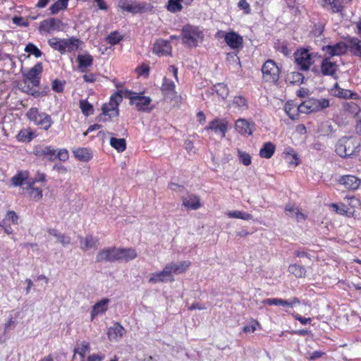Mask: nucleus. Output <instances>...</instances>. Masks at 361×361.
<instances>
[{"mask_svg":"<svg viewBox=\"0 0 361 361\" xmlns=\"http://www.w3.org/2000/svg\"><path fill=\"white\" fill-rule=\"evenodd\" d=\"M331 207L334 209L337 214L341 215H347L348 216H351L353 214V212L348 213L343 205L340 207L337 204L333 203Z\"/></svg>","mask_w":361,"mask_h":361,"instance_id":"57","label":"nucleus"},{"mask_svg":"<svg viewBox=\"0 0 361 361\" xmlns=\"http://www.w3.org/2000/svg\"><path fill=\"white\" fill-rule=\"evenodd\" d=\"M122 39H123L122 35L120 33H118V32L115 31V32H111L106 37V42L111 45H115V44H118Z\"/></svg>","mask_w":361,"mask_h":361,"instance_id":"52","label":"nucleus"},{"mask_svg":"<svg viewBox=\"0 0 361 361\" xmlns=\"http://www.w3.org/2000/svg\"><path fill=\"white\" fill-rule=\"evenodd\" d=\"M76 60L78 63V69L82 73L85 72L93 63V58L90 54H79Z\"/></svg>","mask_w":361,"mask_h":361,"instance_id":"31","label":"nucleus"},{"mask_svg":"<svg viewBox=\"0 0 361 361\" xmlns=\"http://www.w3.org/2000/svg\"><path fill=\"white\" fill-rule=\"evenodd\" d=\"M357 32L361 37V21L357 23ZM348 48L350 54L361 59V38L350 37L348 38Z\"/></svg>","mask_w":361,"mask_h":361,"instance_id":"12","label":"nucleus"},{"mask_svg":"<svg viewBox=\"0 0 361 361\" xmlns=\"http://www.w3.org/2000/svg\"><path fill=\"white\" fill-rule=\"evenodd\" d=\"M182 43L186 47L195 48L204 39L202 27L190 24L184 25L181 30Z\"/></svg>","mask_w":361,"mask_h":361,"instance_id":"1","label":"nucleus"},{"mask_svg":"<svg viewBox=\"0 0 361 361\" xmlns=\"http://www.w3.org/2000/svg\"><path fill=\"white\" fill-rule=\"evenodd\" d=\"M68 0H58L53 4L50 8V13L52 15L58 13L59 11L64 10L68 6Z\"/></svg>","mask_w":361,"mask_h":361,"instance_id":"41","label":"nucleus"},{"mask_svg":"<svg viewBox=\"0 0 361 361\" xmlns=\"http://www.w3.org/2000/svg\"><path fill=\"white\" fill-rule=\"evenodd\" d=\"M161 91L166 96L170 97L171 99H174L176 102H179L180 99V97L178 95L176 92L175 83L166 78L163 79Z\"/></svg>","mask_w":361,"mask_h":361,"instance_id":"19","label":"nucleus"},{"mask_svg":"<svg viewBox=\"0 0 361 361\" xmlns=\"http://www.w3.org/2000/svg\"><path fill=\"white\" fill-rule=\"evenodd\" d=\"M48 44L52 49L59 51L61 54L63 47V39L52 37L49 39Z\"/></svg>","mask_w":361,"mask_h":361,"instance_id":"51","label":"nucleus"},{"mask_svg":"<svg viewBox=\"0 0 361 361\" xmlns=\"http://www.w3.org/2000/svg\"><path fill=\"white\" fill-rule=\"evenodd\" d=\"M124 97L130 99V104L134 105L137 110L142 111L150 110L149 104L152 102L150 97L127 90L124 91Z\"/></svg>","mask_w":361,"mask_h":361,"instance_id":"4","label":"nucleus"},{"mask_svg":"<svg viewBox=\"0 0 361 361\" xmlns=\"http://www.w3.org/2000/svg\"><path fill=\"white\" fill-rule=\"evenodd\" d=\"M42 71V65L41 63H37L35 66L31 68L27 73L24 74L25 82L28 81L34 87L39 86Z\"/></svg>","mask_w":361,"mask_h":361,"instance_id":"11","label":"nucleus"},{"mask_svg":"<svg viewBox=\"0 0 361 361\" xmlns=\"http://www.w3.org/2000/svg\"><path fill=\"white\" fill-rule=\"evenodd\" d=\"M171 51L172 47L169 41L159 39L154 44L153 53L159 56L171 55Z\"/></svg>","mask_w":361,"mask_h":361,"instance_id":"17","label":"nucleus"},{"mask_svg":"<svg viewBox=\"0 0 361 361\" xmlns=\"http://www.w3.org/2000/svg\"><path fill=\"white\" fill-rule=\"evenodd\" d=\"M226 214L229 218L240 219L243 220H250L252 219V215L240 211H228Z\"/></svg>","mask_w":361,"mask_h":361,"instance_id":"47","label":"nucleus"},{"mask_svg":"<svg viewBox=\"0 0 361 361\" xmlns=\"http://www.w3.org/2000/svg\"><path fill=\"white\" fill-rule=\"evenodd\" d=\"M25 51L29 54L34 55L36 58H39L42 55V52L33 44L29 43L25 48Z\"/></svg>","mask_w":361,"mask_h":361,"instance_id":"54","label":"nucleus"},{"mask_svg":"<svg viewBox=\"0 0 361 361\" xmlns=\"http://www.w3.org/2000/svg\"><path fill=\"white\" fill-rule=\"evenodd\" d=\"M276 149V146L271 142L264 143L259 150V156L262 158L269 159L272 157Z\"/></svg>","mask_w":361,"mask_h":361,"instance_id":"35","label":"nucleus"},{"mask_svg":"<svg viewBox=\"0 0 361 361\" xmlns=\"http://www.w3.org/2000/svg\"><path fill=\"white\" fill-rule=\"evenodd\" d=\"M80 43V41L75 37H71L69 39H63V47L61 54L77 51L79 48Z\"/></svg>","mask_w":361,"mask_h":361,"instance_id":"30","label":"nucleus"},{"mask_svg":"<svg viewBox=\"0 0 361 361\" xmlns=\"http://www.w3.org/2000/svg\"><path fill=\"white\" fill-rule=\"evenodd\" d=\"M34 154L36 157L42 159L54 161L56 159V150L54 147L39 145L34 149Z\"/></svg>","mask_w":361,"mask_h":361,"instance_id":"13","label":"nucleus"},{"mask_svg":"<svg viewBox=\"0 0 361 361\" xmlns=\"http://www.w3.org/2000/svg\"><path fill=\"white\" fill-rule=\"evenodd\" d=\"M97 242V240L92 235H87L85 238H80V248L84 251L96 247Z\"/></svg>","mask_w":361,"mask_h":361,"instance_id":"36","label":"nucleus"},{"mask_svg":"<svg viewBox=\"0 0 361 361\" xmlns=\"http://www.w3.org/2000/svg\"><path fill=\"white\" fill-rule=\"evenodd\" d=\"M126 331L118 323H115L108 329L107 336L110 341H118L122 338Z\"/></svg>","mask_w":361,"mask_h":361,"instance_id":"28","label":"nucleus"},{"mask_svg":"<svg viewBox=\"0 0 361 361\" xmlns=\"http://www.w3.org/2000/svg\"><path fill=\"white\" fill-rule=\"evenodd\" d=\"M35 137V133L30 129H23L17 135V139L21 142H30Z\"/></svg>","mask_w":361,"mask_h":361,"instance_id":"42","label":"nucleus"},{"mask_svg":"<svg viewBox=\"0 0 361 361\" xmlns=\"http://www.w3.org/2000/svg\"><path fill=\"white\" fill-rule=\"evenodd\" d=\"M259 324L256 320H252L248 325H246L243 327V331L244 333H252L256 329L257 327L259 326Z\"/></svg>","mask_w":361,"mask_h":361,"instance_id":"59","label":"nucleus"},{"mask_svg":"<svg viewBox=\"0 0 361 361\" xmlns=\"http://www.w3.org/2000/svg\"><path fill=\"white\" fill-rule=\"evenodd\" d=\"M123 97H124V91L122 90L111 95L109 102L102 106V114L99 116L100 121H106V119L103 117L106 116L109 118L118 116V104L122 101Z\"/></svg>","mask_w":361,"mask_h":361,"instance_id":"2","label":"nucleus"},{"mask_svg":"<svg viewBox=\"0 0 361 361\" xmlns=\"http://www.w3.org/2000/svg\"><path fill=\"white\" fill-rule=\"evenodd\" d=\"M297 106L294 105L293 104L288 102L285 104L284 106V111L287 114V115L291 118L295 119V116H297L296 111L297 110Z\"/></svg>","mask_w":361,"mask_h":361,"instance_id":"50","label":"nucleus"},{"mask_svg":"<svg viewBox=\"0 0 361 361\" xmlns=\"http://www.w3.org/2000/svg\"><path fill=\"white\" fill-rule=\"evenodd\" d=\"M73 152L75 157L81 161H87L92 157V153L88 148H77Z\"/></svg>","mask_w":361,"mask_h":361,"instance_id":"33","label":"nucleus"},{"mask_svg":"<svg viewBox=\"0 0 361 361\" xmlns=\"http://www.w3.org/2000/svg\"><path fill=\"white\" fill-rule=\"evenodd\" d=\"M314 99V104L317 107V111L322 110L329 106V100L325 98Z\"/></svg>","mask_w":361,"mask_h":361,"instance_id":"56","label":"nucleus"},{"mask_svg":"<svg viewBox=\"0 0 361 361\" xmlns=\"http://www.w3.org/2000/svg\"><path fill=\"white\" fill-rule=\"evenodd\" d=\"M18 216L14 211H8L3 220L4 224H8L10 222L13 224H17Z\"/></svg>","mask_w":361,"mask_h":361,"instance_id":"55","label":"nucleus"},{"mask_svg":"<svg viewBox=\"0 0 361 361\" xmlns=\"http://www.w3.org/2000/svg\"><path fill=\"white\" fill-rule=\"evenodd\" d=\"M105 358V355L102 353H94L89 355L87 361H102Z\"/></svg>","mask_w":361,"mask_h":361,"instance_id":"62","label":"nucleus"},{"mask_svg":"<svg viewBox=\"0 0 361 361\" xmlns=\"http://www.w3.org/2000/svg\"><path fill=\"white\" fill-rule=\"evenodd\" d=\"M285 153L286 154V159H288L289 157H292V158L295 159V161H290V164L293 166H296L299 163V158L295 150L291 147H287L285 149Z\"/></svg>","mask_w":361,"mask_h":361,"instance_id":"53","label":"nucleus"},{"mask_svg":"<svg viewBox=\"0 0 361 361\" xmlns=\"http://www.w3.org/2000/svg\"><path fill=\"white\" fill-rule=\"evenodd\" d=\"M26 116L27 118L34 123L35 125L44 130H48L54 123L50 115L45 112L39 111L37 108H30Z\"/></svg>","mask_w":361,"mask_h":361,"instance_id":"3","label":"nucleus"},{"mask_svg":"<svg viewBox=\"0 0 361 361\" xmlns=\"http://www.w3.org/2000/svg\"><path fill=\"white\" fill-rule=\"evenodd\" d=\"M69 157V154L67 149H60L58 152H56V158L62 161H66L68 160Z\"/></svg>","mask_w":361,"mask_h":361,"instance_id":"61","label":"nucleus"},{"mask_svg":"<svg viewBox=\"0 0 361 361\" xmlns=\"http://www.w3.org/2000/svg\"><path fill=\"white\" fill-rule=\"evenodd\" d=\"M110 145L118 152H123L126 148V140L123 138L111 137L110 139Z\"/></svg>","mask_w":361,"mask_h":361,"instance_id":"43","label":"nucleus"},{"mask_svg":"<svg viewBox=\"0 0 361 361\" xmlns=\"http://www.w3.org/2000/svg\"><path fill=\"white\" fill-rule=\"evenodd\" d=\"M345 107L347 111H348L350 114L354 115H357L360 111L358 105L353 102L348 103Z\"/></svg>","mask_w":361,"mask_h":361,"instance_id":"60","label":"nucleus"},{"mask_svg":"<svg viewBox=\"0 0 361 361\" xmlns=\"http://www.w3.org/2000/svg\"><path fill=\"white\" fill-rule=\"evenodd\" d=\"M338 182L340 184L344 185L346 189L351 190H357L361 184V180L352 175L341 176L339 178Z\"/></svg>","mask_w":361,"mask_h":361,"instance_id":"22","label":"nucleus"},{"mask_svg":"<svg viewBox=\"0 0 361 361\" xmlns=\"http://www.w3.org/2000/svg\"><path fill=\"white\" fill-rule=\"evenodd\" d=\"M238 157L240 161L245 166H249L251 164V157L249 154L238 151Z\"/></svg>","mask_w":361,"mask_h":361,"instance_id":"58","label":"nucleus"},{"mask_svg":"<svg viewBox=\"0 0 361 361\" xmlns=\"http://www.w3.org/2000/svg\"><path fill=\"white\" fill-rule=\"evenodd\" d=\"M322 49L325 51L326 56L330 58L343 55L349 51L348 39L345 42L341 41L334 44L324 46Z\"/></svg>","mask_w":361,"mask_h":361,"instance_id":"8","label":"nucleus"},{"mask_svg":"<svg viewBox=\"0 0 361 361\" xmlns=\"http://www.w3.org/2000/svg\"><path fill=\"white\" fill-rule=\"evenodd\" d=\"M314 54L305 49H301L295 53V61L302 71H307L310 68L314 61Z\"/></svg>","mask_w":361,"mask_h":361,"instance_id":"6","label":"nucleus"},{"mask_svg":"<svg viewBox=\"0 0 361 361\" xmlns=\"http://www.w3.org/2000/svg\"><path fill=\"white\" fill-rule=\"evenodd\" d=\"M97 262H114L119 259L118 248L110 247L98 252Z\"/></svg>","mask_w":361,"mask_h":361,"instance_id":"16","label":"nucleus"},{"mask_svg":"<svg viewBox=\"0 0 361 361\" xmlns=\"http://www.w3.org/2000/svg\"><path fill=\"white\" fill-rule=\"evenodd\" d=\"M27 184L30 190V196L36 201L40 200L42 198V190L39 188L34 187V181H28Z\"/></svg>","mask_w":361,"mask_h":361,"instance_id":"44","label":"nucleus"},{"mask_svg":"<svg viewBox=\"0 0 361 361\" xmlns=\"http://www.w3.org/2000/svg\"><path fill=\"white\" fill-rule=\"evenodd\" d=\"M173 271L170 264H167L162 271L152 273L149 279V283H165L168 281H173L174 278L173 276Z\"/></svg>","mask_w":361,"mask_h":361,"instance_id":"7","label":"nucleus"},{"mask_svg":"<svg viewBox=\"0 0 361 361\" xmlns=\"http://www.w3.org/2000/svg\"><path fill=\"white\" fill-rule=\"evenodd\" d=\"M173 274H179L184 273L191 265V262L190 261H182L179 263L171 262L169 263Z\"/></svg>","mask_w":361,"mask_h":361,"instance_id":"37","label":"nucleus"},{"mask_svg":"<svg viewBox=\"0 0 361 361\" xmlns=\"http://www.w3.org/2000/svg\"><path fill=\"white\" fill-rule=\"evenodd\" d=\"M217 35L219 37H223L227 45L233 49H238L243 45V37L235 32L219 31Z\"/></svg>","mask_w":361,"mask_h":361,"instance_id":"9","label":"nucleus"},{"mask_svg":"<svg viewBox=\"0 0 361 361\" xmlns=\"http://www.w3.org/2000/svg\"><path fill=\"white\" fill-rule=\"evenodd\" d=\"M213 90L222 99H226L228 95V88L224 83H217L214 85Z\"/></svg>","mask_w":361,"mask_h":361,"instance_id":"45","label":"nucleus"},{"mask_svg":"<svg viewBox=\"0 0 361 361\" xmlns=\"http://www.w3.org/2000/svg\"><path fill=\"white\" fill-rule=\"evenodd\" d=\"M90 350V345L88 342L82 341L78 344L74 348L73 361H85V356Z\"/></svg>","mask_w":361,"mask_h":361,"instance_id":"23","label":"nucleus"},{"mask_svg":"<svg viewBox=\"0 0 361 361\" xmlns=\"http://www.w3.org/2000/svg\"><path fill=\"white\" fill-rule=\"evenodd\" d=\"M297 110L301 114H310L317 111V107L314 104V99H310L305 101L301 104L298 106Z\"/></svg>","mask_w":361,"mask_h":361,"instance_id":"34","label":"nucleus"},{"mask_svg":"<svg viewBox=\"0 0 361 361\" xmlns=\"http://www.w3.org/2000/svg\"><path fill=\"white\" fill-rule=\"evenodd\" d=\"M63 22L57 18H49L41 22L39 30L41 32H51L53 31H61L63 30Z\"/></svg>","mask_w":361,"mask_h":361,"instance_id":"14","label":"nucleus"},{"mask_svg":"<svg viewBox=\"0 0 361 361\" xmlns=\"http://www.w3.org/2000/svg\"><path fill=\"white\" fill-rule=\"evenodd\" d=\"M47 233H49V235L54 237L57 243H61L63 246H66L71 243L70 237L59 232L55 228H49L47 230Z\"/></svg>","mask_w":361,"mask_h":361,"instance_id":"32","label":"nucleus"},{"mask_svg":"<svg viewBox=\"0 0 361 361\" xmlns=\"http://www.w3.org/2000/svg\"><path fill=\"white\" fill-rule=\"evenodd\" d=\"M336 153L342 157L351 155L354 152L353 140L350 137L341 139L336 146Z\"/></svg>","mask_w":361,"mask_h":361,"instance_id":"10","label":"nucleus"},{"mask_svg":"<svg viewBox=\"0 0 361 361\" xmlns=\"http://www.w3.org/2000/svg\"><path fill=\"white\" fill-rule=\"evenodd\" d=\"M264 304L269 305H281L293 307L300 303L297 298H292L288 300H283L281 298H268L263 301Z\"/></svg>","mask_w":361,"mask_h":361,"instance_id":"25","label":"nucleus"},{"mask_svg":"<svg viewBox=\"0 0 361 361\" xmlns=\"http://www.w3.org/2000/svg\"><path fill=\"white\" fill-rule=\"evenodd\" d=\"M29 174L27 171H19L11 178L12 185L15 187L20 186L23 184L28 178Z\"/></svg>","mask_w":361,"mask_h":361,"instance_id":"39","label":"nucleus"},{"mask_svg":"<svg viewBox=\"0 0 361 361\" xmlns=\"http://www.w3.org/2000/svg\"><path fill=\"white\" fill-rule=\"evenodd\" d=\"M232 105L243 111L248 109L247 100L243 96H236L233 98Z\"/></svg>","mask_w":361,"mask_h":361,"instance_id":"40","label":"nucleus"},{"mask_svg":"<svg viewBox=\"0 0 361 361\" xmlns=\"http://www.w3.org/2000/svg\"><path fill=\"white\" fill-rule=\"evenodd\" d=\"M238 6L240 9L244 10L245 13H249L250 12V4L246 0H240Z\"/></svg>","mask_w":361,"mask_h":361,"instance_id":"64","label":"nucleus"},{"mask_svg":"<svg viewBox=\"0 0 361 361\" xmlns=\"http://www.w3.org/2000/svg\"><path fill=\"white\" fill-rule=\"evenodd\" d=\"M254 123L245 118H239L235 122V129L241 135H252L254 130Z\"/></svg>","mask_w":361,"mask_h":361,"instance_id":"24","label":"nucleus"},{"mask_svg":"<svg viewBox=\"0 0 361 361\" xmlns=\"http://www.w3.org/2000/svg\"><path fill=\"white\" fill-rule=\"evenodd\" d=\"M351 0H324L325 6L334 13L342 12L345 5Z\"/></svg>","mask_w":361,"mask_h":361,"instance_id":"29","label":"nucleus"},{"mask_svg":"<svg viewBox=\"0 0 361 361\" xmlns=\"http://www.w3.org/2000/svg\"><path fill=\"white\" fill-rule=\"evenodd\" d=\"M183 206L188 209L197 210L201 207L200 197L195 194L188 193L181 197Z\"/></svg>","mask_w":361,"mask_h":361,"instance_id":"21","label":"nucleus"},{"mask_svg":"<svg viewBox=\"0 0 361 361\" xmlns=\"http://www.w3.org/2000/svg\"><path fill=\"white\" fill-rule=\"evenodd\" d=\"M118 7L123 11L136 14L142 13L145 8V6L133 0H119L118 2Z\"/></svg>","mask_w":361,"mask_h":361,"instance_id":"15","label":"nucleus"},{"mask_svg":"<svg viewBox=\"0 0 361 361\" xmlns=\"http://www.w3.org/2000/svg\"><path fill=\"white\" fill-rule=\"evenodd\" d=\"M80 108L82 113L86 116L93 114V106L90 103L88 102L87 99H82L80 101Z\"/></svg>","mask_w":361,"mask_h":361,"instance_id":"48","label":"nucleus"},{"mask_svg":"<svg viewBox=\"0 0 361 361\" xmlns=\"http://www.w3.org/2000/svg\"><path fill=\"white\" fill-rule=\"evenodd\" d=\"M262 73V78L265 82L274 83L279 78L280 69L273 60L269 59L263 64Z\"/></svg>","mask_w":361,"mask_h":361,"instance_id":"5","label":"nucleus"},{"mask_svg":"<svg viewBox=\"0 0 361 361\" xmlns=\"http://www.w3.org/2000/svg\"><path fill=\"white\" fill-rule=\"evenodd\" d=\"M338 68L336 62L332 61L330 57L325 56L321 63V71L324 75H334Z\"/></svg>","mask_w":361,"mask_h":361,"instance_id":"26","label":"nucleus"},{"mask_svg":"<svg viewBox=\"0 0 361 361\" xmlns=\"http://www.w3.org/2000/svg\"><path fill=\"white\" fill-rule=\"evenodd\" d=\"M330 93L338 98L341 99H356L358 98V94L356 92H353L350 90H346L340 87L337 83L330 90Z\"/></svg>","mask_w":361,"mask_h":361,"instance_id":"20","label":"nucleus"},{"mask_svg":"<svg viewBox=\"0 0 361 361\" xmlns=\"http://www.w3.org/2000/svg\"><path fill=\"white\" fill-rule=\"evenodd\" d=\"M298 208L291 204H287L285 208L286 214L291 217H295V212L298 211Z\"/></svg>","mask_w":361,"mask_h":361,"instance_id":"63","label":"nucleus"},{"mask_svg":"<svg viewBox=\"0 0 361 361\" xmlns=\"http://www.w3.org/2000/svg\"><path fill=\"white\" fill-rule=\"evenodd\" d=\"M288 271L298 278L305 276L306 273L304 267L298 265L296 264H290L288 267Z\"/></svg>","mask_w":361,"mask_h":361,"instance_id":"46","label":"nucleus"},{"mask_svg":"<svg viewBox=\"0 0 361 361\" xmlns=\"http://www.w3.org/2000/svg\"><path fill=\"white\" fill-rule=\"evenodd\" d=\"M119 259L129 261L135 259L137 257V252L132 248H118Z\"/></svg>","mask_w":361,"mask_h":361,"instance_id":"38","label":"nucleus"},{"mask_svg":"<svg viewBox=\"0 0 361 361\" xmlns=\"http://www.w3.org/2000/svg\"><path fill=\"white\" fill-rule=\"evenodd\" d=\"M183 4L179 0H169L167 9L172 13H176L182 10Z\"/></svg>","mask_w":361,"mask_h":361,"instance_id":"49","label":"nucleus"},{"mask_svg":"<svg viewBox=\"0 0 361 361\" xmlns=\"http://www.w3.org/2000/svg\"><path fill=\"white\" fill-rule=\"evenodd\" d=\"M214 130L215 133L220 134L222 137H225L227 131V122L223 119L215 118L209 123L204 128V130Z\"/></svg>","mask_w":361,"mask_h":361,"instance_id":"18","label":"nucleus"},{"mask_svg":"<svg viewBox=\"0 0 361 361\" xmlns=\"http://www.w3.org/2000/svg\"><path fill=\"white\" fill-rule=\"evenodd\" d=\"M110 302V300L108 298H104L100 301L97 302L92 307V310L91 311L90 319L92 321L94 319V318L99 314H102L106 312L108 310V305Z\"/></svg>","mask_w":361,"mask_h":361,"instance_id":"27","label":"nucleus"}]
</instances>
